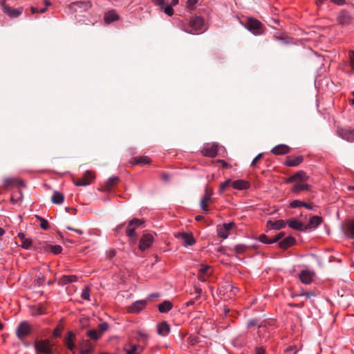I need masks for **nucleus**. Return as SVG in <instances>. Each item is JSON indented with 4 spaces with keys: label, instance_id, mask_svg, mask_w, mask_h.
<instances>
[{
    "label": "nucleus",
    "instance_id": "obj_1",
    "mask_svg": "<svg viewBox=\"0 0 354 354\" xmlns=\"http://www.w3.org/2000/svg\"><path fill=\"white\" fill-rule=\"evenodd\" d=\"M54 344L48 339L37 340L35 342L36 354H55Z\"/></svg>",
    "mask_w": 354,
    "mask_h": 354
},
{
    "label": "nucleus",
    "instance_id": "obj_2",
    "mask_svg": "<svg viewBox=\"0 0 354 354\" xmlns=\"http://www.w3.org/2000/svg\"><path fill=\"white\" fill-rule=\"evenodd\" d=\"M31 331L32 328L30 324L24 321L20 322L16 328V335L19 339L23 341L31 333Z\"/></svg>",
    "mask_w": 354,
    "mask_h": 354
},
{
    "label": "nucleus",
    "instance_id": "obj_3",
    "mask_svg": "<svg viewBox=\"0 0 354 354\" xmlns=\"http://www.w3.org/2000/svg\"><path fill=\"white\" fill-rule=\"evenodd\" d=\"M203 24L204 21L201 17H194L189 21V27L191 28V30L185 29V31L188 33L195 34L196 31L202 30Z\"/></svg>",
    "mask_w": 354,
    "mask_h": 354
},
{
    "label": "nucleus",
    "instance_id": "obj_4",
    "mask_svg": "<svg viewBox=\"0 0 354 354\" xmlns=\"http://www.w3.org/2000/svg\"><path fill=\"white\" fill-rule=\"evenodd\" d=\"M245 26L254 35H261L263 32L261 23L254 18H248Z\"/></svg>",
    "mask_w": 354,
    "mask_h": 354
},
{
    "label": "nucleus",
    "instance_id": "obj_5",
    "mask_svg": "<svg viewBox=\"0 0 354 354\" xmlns=\"http://www.w3.org/2000/svg\"><path fill=\"white\" fill-rule=\"evenodd\" d=\"M213 194L212 189L207 187L205 189V194L200 201V207L205 213L209 212L208 203L211 201V197Z\"/></svg>",
    "mask_w": 354,
    "mask_h": 354
},
{
    "label": "nucleus",
    "instance_id": "obj_6",
    "mask_svg": "<svg viewBox=\"0 0 354 354\" xmlns=\"http://www.w3.org/2000/svg\"><path fill=\"white\" fill-rule=\"evenodd\" d=\"M153 242V236L149 233H145L142 235L139 241V249L144 251L150 248Z\"/></svg>",
    "mask_w": 354,
    "mask_h": 354
},
{
    "label": "nucleus",
    "instance_id": "obj_7",
    "mask_svg": "<svg viewBox=\"0 0 354 354\" xmlns=\"http://www.w3.org/2000/svg\"><path fill=\"white\" fill-rule=\"evenodd\" d=\"M337 133L342 139L350 142H354V129L351 127L340 128L337 130Z\"/></svg>",
    "mask_w": 354,
    "mask_h": 354
},
{
    "label": "nucleus",
    "instance_id": "obj_8",
    "mask_svg": "<svg viewBox=\"0 0 354 354\" xmlns=\"http://www.w3.org/2000/svg\"><path fill=\"white\" fill-rule=\"evenodd\" d=\"M95 176L90 171H86L82 178L73 179V183L76 186H86L91 183Z\"/></svg>",
    "mask_w": 354,
    "mask_h": 354
},
{
    "label": "nucleus",
    "instance_id": "obj_9",
    "mask_svg": "<svg viewBox=\"0 0 354 354\" xmlns=\"http://www.w3.org/2000/svg\"><path fill=\"white\" fill-rule=\"evenodd\" d=\"M308 176L304 171H299L294 175L287 178L285 182L287 183L307 181Z\"/></svg>",
    "mask_w": 354,
    "mask_h": 354
},
{
    "label": "nucleus",
    "instance_id": "obj_10",
    "mask_svg": "<svg viewBox=\"0 0 354 354\" xmlns=\"http://www.w3.org/2000/svg\"><path fill=\"white\" fill-rule=\"evenodd\" d=\"M353 19L351 15L346 10H341L337 17V22L341 25H348Z\"/></svg>",
    "mask_w": 354,
    "mask_h": 354
},
{
    "label": "nucleus",
    "instance_id": "obj_11",
    "mask_svg": "<svg viewBox=\"0 0 354 354\" xmlns=\"http://www.w3.org/2000/svg\"><path fill=\"white\" fill-rule=\"evenodd\" d=\"M176 236L182 241L184 246H191L196 243L192 233L181 232L178 233Z\"/></svg>",
    "mask_w": 354,
    "mask_h": 354
},
{
    "label": "nucleus",
    "instance_id": "obj_12",
    "mask_svg": "<svg viewBox=\"0 0 354 354\" xmlns=\"http://www.w3.org/2000/svg\"><path fill=\"white\" fill-rule=\"evenodd\" d=\"M146 300L136 301L129 306L128 312L131 313H138L146 306Z\"/></svg>",
    "mask_w": 354,
    "mask_h": 354
},
{
    "label": "nucleus",
    "instance_id": "obj_13",
    "mask_svg": "<svg viewBox=\"0 0 354 354\" xmlns=\"http://www.w3.org/2000/svg\"><path fill=\"white\" fill-rule=\"evenodd\" d=\"M202 153L203 156L207 157H216L218 153V145L212 144L211 145L205 146L202 151Z\"/></svg>",
    "mask_w": 354,
    "mask_h": 354
},
{
    "label": "nucleus",
    "instance_id": "obj_14",
    "mask_svg": "<svg viewBox=\"0 0 354 354\" xmlns=\"http://www.w3.org/2000/svg\"><path fill=\"white\" fill-rule=\"evenodd\" d=\"M3 12L11 18H15L21 15L23 12V8H13L8 6H3Z\"/></svg>",
    "mask_w": 354,
    "mask_h": 354
},
{
    "label": "nucleus",
    "instance_id": "obj_15",
    "mask_svg": "<svg viewBox=\"0 0 354 354\" xmlns=\"http://www.w3.org/2000/svg\"><path fill=\"white\" fill-rule=\"evenodd\" d=\"M304 160L302 156H289L286 158L285 165L288 167H297L300 165Z\"/></svg>",
    "mask_w": 354,
    "mask_h": 354
},
{
    "label": "nucleus",
    "instance_id": "obj_16",
    "mask_svg": "<svg viewBox=\"0 0 354 354\" xmlns=\"http://www.w3.org/2000/svg\"><path fill=\"white\" fill-rule=\"evenodd\" d=\"M306 182V181L295 183V185L291 189V192L294 194H298L301 191L310 190L311 186Z\"/></svg>",
    "mask_w": 354,
    "mask_h": 354
},
{
    "label": "nucleus",
    "instance_id": "obj_17",
    "mask_svg": "<svg viewBox=\"0 0 354 354\" xmlns=\"http://www.w3.org/2000/svg\"><path fill=\"white\" fill-rule=\"evenodd\" d=\"M290 150V148L288 145L280 144L272 148L271 152L276 156H280L288 153Z\"/></svg>",
    "mask_w": 354,
    "mask_h": 354
},
{
    "label": "nucleus",
    "instance_id": "obj_18",
    "mask_svg": "<svg viewBox=\"0 0 354 354\" xmlns=\"http://www.w3.org/2000/svg\"><path fill=\"white\" fill-rule=\"evenodd\" d=\"M136 229L133 225H131V222L129 221L126 230V234L132 243H136L138 239Z\"/></svg>",
    "mask_w": 354,
    "mask_h": 354
},
{
    "label": "nucleus",
    "instance_id": "obj_19",
    "mask_svg": "<svg viewBox=\"0 0 354 354\" xmlns=\"http://www.w3.org/2000/svg\"><path fill=\"white\" fill-rule=\"evenodd\" d=\"M151 162V159L147 156H140L132 158L129 163L132 165H141L145 164H149Z\"/></svg>",
    "mask_w": 354,
    "mask_h": 354
},
{
    "label": "nucleus",
    "instance_id": "obj_20",
    "mask_svg": "<svg viewBox=\"0 0 354 354\" xmlns=\"http://www.w3.org/2000/svg\"><path fill=\"white\" fill-rule=\"evenodd\" d=\"M169 331L170 327L167 322H162L158 324L157 332L158 335L165 337L169 334Z\"/></svg>",
    "mask_w": 354,
    "mask_h": 354
},
{
    "label": "nucleus",
    "instance_id": "obj_21",
    "mask_svg": "<svg viewBox=\"0 0 354 354\" xmlns=\"http://www.w3.org/2000/svg\"><path fill=\"white\" fill-rule=\"evenodd\" d=\"M90 7L88 2L86 1H75L70 4V8L75 12L77 11V8L82 9L84 10H87Z\"/></svg>",
    "mask_w": 354,
    "mask_h": 354
},
{
    "label": "nucleus",
    "instance_id": "obj_22",
    "mask_svg": "<svg viewBox=\"0 0 354 354\" xmlns=\"http://www.w3.org/2000/svg\"><path fill=\"white\" fill-rule=\"evenodd\" d=\"M233 188L239 190L248 189L250 185V183L244 180H237L232 183Z\"/></svg>",
    "mask_w": 354,
    "mask_h": 354
},
{
    "label": "nucleus",
    "instance_id": "obj_23",
    "mask_svg": "<svg viewBox=\"0 0 354 354\" xmlns=\"http://www.w3.org/2000/svg\"><path fill=\"white\" fill-rule=\"evenodd\" d=\"M18 237L20 239L21 241L22 242L21 247L25 250H28L32 247H34V243L32 241L29 239H26L25 236V234L22 232H19L18 234Z\"/></svg>",
    "mask_w": 354,
    "mask_h": 354
},
{
    "label": "nucleus",
    "instance_id": "obj_24",
    "mask_svg": "<svg viewBox=\"0 0 354 354\" xmlns=\"http://www.w3.org/2000/svg\"><path fill=\"white\" fill-rule=\"evenodd\" d=\"M299 279L303 283L309 284L313 279V273L309 270H302L299 274Z\"/></svg>",
    "mask_w": 354,
    "mask_h": 354
},
{
    "label": "nucleus",
    "instance_id": "obj_25",
    "mask_svg": "<svg viewBox=\"0 0 354 354\" xmlns=\"http://www.w3.org/2000/svg\"><path fill=\"white\" fill-rule=\"evenodd\" d=\"M75 337V334L72 331H69L68 333V335L64 338L65 345L71 351H73L75 348V344L73 343Z\"/></svg>",
    "mask_w": 354,
    "mask_h": 354
},
{
    "label": "nucleus",
    "instance_id": "obj_26",
    "mask_svg": "<svg viewBox=\"0 0 354 354\" xmlns=\"http://www.w3.org/2000/svg\"><path fill=\"white\" fill-rule=\"evenodd\" d=\"M322 218L318 216H313L310 218L308 225H305L306 230L310 228H316L321 224Z\"/></svg>",
    "mask_w": 354,
    "mask_h": 354
},
{
    "label": "nucleus",
    "instance_id": "obj_27",
    "mask_svg": "<svg viewBox=\"0 0 354 354\" xmlns=\"http://www.w3.org/2000/svg\"><path fill=\"white\" fill-rule=\"evenodd\" d=\"M78 279L76 275H63L58 281L59 285L64 286L68 283L75 282Z\"/></svg>",
    "mask_w": 354,
    "mask_h": 354
},
{
    "label": "nucleus",
    "instance_id": "obj_28",
    "mask_svg": "<svg viewBox=\"0 0 354 354\" xmlns=\"http://www.w3.org/2000/svg\"><path fill=\"white\" fill-rule=\"evenodd\" d=\"M288 226L294 230L299 231H306L305 225L296 219L289 220L288 221Z\"/></svg>",
    "mask_w": 354,
    "mask_h": 354
},
{
    "label": "nucleus",
    "instance_id": "obj_29",
    "mask_svg": "<svg viewBox=\"0 0 354 354\" xmlns=\"http://www.w3.org/2000/svg\"><path fill=\"white\" fill-rule=\"evenodd\" d=\"M295 239L291 236L285 238L283 240L279 242V247L282 249H287L291 245H294Z\"/></svg>",
    "mask_w": 354,
    "mask_h": 354
},
{
    "label": "nucleus",
    "instance_id": "obj_30",
    "mask_svg": "<svg viewBox=\"0 0 354 354\" xmlns=\"http://www.w3.org/2000/svg\"><path fill=\"white\" fill-rule=\"evenodd\" d=\"M267 225L272 229L280 230L286 226V223L283 220H278L276 221H268Z\"/></svg>",
    "mask_w": 354,
    "mask_h": 354
},
{
    "label": "nucleus",
    "instance_id": "obj_31",
    "mask_svg": "<svg viewBox=\"0 0 354 354\" xmlns=\"http://www.w3.org/2000/svg\"><path fill=\"white\" fill-rule=\"evenodd\" d=\"M173 304L169 301H164L158 306V310L162 313H166L171 310Z\"/></svg>",
    "mask_w": 354,
    "mask_h": 354
},
{
    "label": "nucleus",
    "instance_id": "obj_32",
    "mask_svg": "<svg viewBox=\"0 0 354 354\" xmlns=\"http://www.w3.org/2000/svg\"><path fill=\"white\" fill-rule=\"evenodd\" d=\"M12 185H19L21 186H24L23 180L20 179L7 178L4 180L3 186L5 188H8L9 186Z\"/></svg>",
    "mask_w": 354,
    "mask_h": 354
},
{
    "label": "nucleus",
    "instance_id": "obj_33",
    "mask_svg": "<svg viewBox=\"0 0 354 354\" xmlns=\"http://www.w3.org/2000/svg\"><path fill=\"white\" fill-rule=\"evenodd\" d=\"M119 18L118 14L114 10H110L104 15V21L106 24H110L118 20Z\"/></svg>",
    "mask_w": 354,
    "mask_h": 354
},
{
    "label": "nucleus",
    "instance_id": "obj_34",
    "mask_svg": "<svg viewBox=\"0 0 354 354\" xmlns=\"http://www.w3.org/2000/svg\"><path fill=\"white\" fill-rule=\"evenodd\" d=\"M51 245L48 244L46 242H39L37 243H35L34 248L35 250L39 252H48L50 250Z\"/></svg>",
    "mask_w": 354,
    "mask_h": 354
},
{
    "label": "nucleus",
    "instance_id": "obj_35",
    "mask_svg": "<svg viewBox=\"0 0 354 354\" xmlns=\"http://www.w3.org/2000/svg\"><path fill=\"white\" fill-rule=\"evenodd\" d=\"M64 195L57 191H55L51 197L52 203L57 204V205L62 204L64 201Z\"/></svg>",
    "mask_w": 354,
    "mask_h": 354
},
{
    "label": "nucleus",
    "instance_id": "obj_36",
    "mask_svg": "<svg viewBox=\"0 0 354 354\" xmlns=\"http://www.w3.org/2000/svg\"><path fill=\"white\" fill-rule=\"evenodd\" d=\"M118 180L119 179L116 176L109 178L104 184V189L110 191L114 185H117Z\"/></svg>",
    "mask_w": 354,
    "mask_h": 354
},
{
    "label": "nucleus",
    "instance_id": "obj_37",
    "mask_svg": "<svg viewBox=\"0 0 354 354\" xmlns=\"http://www.w3.org/2000/svg\"><path fill=\"white\" fill-rule=\"evenodd\" d=\"M143 351V348L136 344L131 345L129 349H126L127 354H140Z\"/></svg>",
    "mask_w": 354,
    "mask_h": 354
},
{
    "label": "nucleus",
    "instance_id": "obj_38",
    "mask_svg": "<svg viewBox=\"0 0 354 354\" xmlns=\"http://www.w3.org/2000/svg\"><path fill=\"white\" fill-rule=\"evenodd\" d=\"M346 234L351 238L354 239V220H351L346 225Z\"/></svg>",
    "mask_w": 354,
    "mask_h": 354
},
{
    "label": "nucleus",
    "instance_id": "obj_39",
    "mask_svg": "<svg viewBox=\"0 0 354 354\" xmlns=\"http://www.w3.org/2000/svg\"><path fill=\"white\" fill-rule=\"evenodd\" d=\"M229 231L226 230V227L224 226L218 225L217 226V234L219 237L223 239H227L228 237Z\"/></svg>",
    "mask_w": 354,
    "mask_h": 354
},
{
    "label": "nucleus",
    "instance_id": "obj_40",
    "mask_svg": "<svg viewBox=\"0 0 354 354\" xmlns=\"http://www.w3.org/2000/svg\"><path fill=\"white\" fill-rule=\"evenodd\" d=\"M87 335H88V337H89L91 339H92L93 340L98 339L100 338V337L101 336L99 331H97L95 329H93V330H90L87 331Z\"/></svg>",
    "mask_w": 354,
    "mask_h": 354
},
{
    "label": "nucleus",
    "instance_id": "obj_41",
    "mask_svg": "<svg viewBox=\"0 0 354 354\" xmlns=\"http://www.w3.org/2000/svg\"><path fill=\"white\" fill-rule=\"evenodd\" d=\"M36 218L40 221V227L43 230H47L49 228V223L47 220L39 216H36Z\"/></svg>",
    "mask_w": 354,
    "mask_h": 354
},
{
    "label": "nucleus",
    "instance_id": "obj_42",
    "mask_svg": "<svg viewBox=\"0 0 354 354\" xmlns=\"http://www.w3.org/2000/svg\"><path fill=\"white\" fill-rule=\"evenodd\" d=\"M232 182L231 181L230 179H228V180H225V182L222 183L219 187V190H218L219 193L222 194L227 187H229L230 185H232Z\"/></svg>",
    "mask_w": 354,
    "mask_h": 354
},
{
    "label": "nucleus",
    "instance_id": "obj_43",
    "mask_svg": "<svg viewBox=\"0 0 354 354\" xmlns=\"http://www.w3.org/2000/svg\"><path fill=\"white\" fill-rule=\"evenodd\" d=\"M247 247L245 245L239 244L234 246V251L236 254H243L247 250Z\"/></svg>",
    "mask_w": 354,
    "mask_h": 354
},
{
    "label": "nucleus",
    "instance_id": "obj_44",
    "mask_svg": "<svg viewBox=\"0 0 354 354\" xmlns=\"http://www.w3.org/2000/svg\"><path fill=\"white\" fill-rule=\"evenodd\" d=\"M131 222V225H133L136 228L140 227L141 225H142L145 221L144 220H142V219H139V218H133L132 220L130 221Z\"/></svg>",
    "mask_w": 354,
    "mask_h": 354
},
{
    "label": "nucleus",
    "instance_id": "obj_45",
    "mask_svg": "<svg viewBox=\"0 0 354 354\" xmlns=\"http://www.w3.org/2000/svg\"><path fill=\"white\" fill-rule=\"evenodd\" d=\"M90 289L88 287H85L82 292L81 297L86 300H89L90 298Z\"/></svg>",
    "mask_w": 354,
    "mask_h": 354
},
{
    "label": "nucleus",
    "instance_id": "obj_46",
    "mask_svg": "<svg viewBox=\"0 0 354 354\" xmlns=\"http://www.w3.org/2000/svg\"><path fill=\"white\" fill-rule=\"evenodd\" d=\"M62 248L59 245H51L50 246V252L55 254H58L62 252Z\"/></svg>",
    "mask_w": 354,
    "mask_h": 354
},
{
    "label": "nucleus",
    "instance_id": "obj_47",
    "mask_svg": "<svg viewBox=\"0 0 354 354\" xmlns=\"http://www.w3.org/2000/svg\"><path fill=\"white\" fill-rule=\"evenodd\" d=\"M259 241L266 244L273 243V242H271V239H270L266 234L259 235Z\"/></svg>",
    "mask_w": 354,
    "mask_h": 354
},
{
    "label": "nucleus",
    "instance_id": "obj_48",
    "mask_svg": "<svg viewBox=\"0 0 354 354\" xmlns=\"http://www.w3.org/2000/svg\"><path fill=\"white\" fill-rule=\"evenodd\" d=\"M210 267L209 266H203L202 267L200 270H199V272L201 274H204V275H207V276H209L211 274V272H210Z\"/></svg>",
    "mask_w": 354,
    "mask_h": 354
},
{
    "label": "nucleus",
    "instance_id": "obj_49",
    "mask_svg": "<svg viewBox=\"0 0 354 354\" xmlns=\"http://www.w3.org/2000/svg\"><path fill=\"white\" fill-rule=\"evenodd\" d=\"M109 328V324L106 322H103L99 325V333L102 335Z\"/></svg>",
    "mask_w": 354,
    "mask_h": 354
},
{
    "label": "nucleus",
    "instance_id": "obj_50",
    "mask_svg": "<svg viewBox=\"0 0 354 354\" xmlns=\"http://www.w3.org/2000/svg\"><path fill=\"white\" fill-rule=\"evenodd\" d=\"M303 201H301L299 200H295L292 201L290 205L292 208H297L299 207H302Z\"/></svg>",
    "mask_w": 354,
    "mask_h": 354
},
{
    "label": "nucleus",
    "instance_id": "obj_51",
    "mask_svg": "<svg viewBox=\"0 0 354 354\" xmlns=\"http://www.w3.org/2000/svg\"><path fill=\"white\" fill-rule=\"evenodd\" d=\"M348 58L350 62V65L352 68L354 70V51L349 50L348 51Z\"/></svg>",
    "mask_w": 354,
    "mask_h": 354
},
{
    "label": "nucleus",
    "instance_id": "obj_52",
    "mask_svg": "<svg viewBox=\"0 0 354 354\" xmlns=\"http://www.w3.org/2000/svg\"><path fill=\"white\" fill-rule=\"evenodd\" d=\"M165 14H167L169 16H171L173 15V8L171 6L167 5L165 6V7L162 9Z\"/></svg>",
    "mask_w": 354,
    "mask_h": 354
},
{
    "label": "nucleus",
    "instance_id": "obj_53",
    "mask_svg": "<svg viewBox=\"0 0 354 354\" xmlns=\"http://www.w3.org/2000/svg\"><path fill=\"white\" fill-rule=\"evenodd\" d=\"M298 349H297L295 346H290L287 348L286 353L288 354H297Z\"/></svg>",
    "mask_w": 354,
    "mask_h": 354
},
{
    "label": "nucleus",
    "instance_id": "obj_54",
    "mask_svg": "<svg viewBox=\"0 0 354 354\" xmlns=\"http://www.w3.org/2000/svg\"><path fill=\"white\" fill-rule=\"evenodd\" d=\"M46 10H47L46 8H41V9H38V8H35V7H31L30 8V10H31L32 13H33V14H35V13H44L46 11Z\"/></svg>",
    "mask_w": 354,
    "mask_h": 354
},
{
    "label": "nucleus",
    "instance_id": "obj_55",
    "mask_svg": "<svg viewBox=\"0 0 354 354\" xmlns=\"http://www.w3.org/2000/svg\"><path fill=\"white\" fill-rule=\"evenodd\" d=\"M284 235H285L284 232L279 233L272 239H271V242L276 243V242L279 241Z\"/></svg>",
    "mask_w": 354,
    "mask_h": 354
},
{
    "label": "nucleus",
    "instance_id": "obj_56",
    "mask_svg": "<svg viewBox=\"0 0 354 354\" xmlns=\"http://www.w3.org/2000/svg\"><path fill=\"white\" fill-rule=\"evenodd\" d=\"M153 1L156 5L158 6L160 8V9H163V8L165 7V0H153Z\"/></svg>",
    "mask_w": 354,
    "mask_h": 354
},
{
    "label": "nucleus",
    "instance_id": "obj_57",
    "mask_svg": "<svg viewBox=\"0 0 354 354\" xmlns=\"http://www.w3.org/2000/svg\"><path fill=\"white\" fill-rule=\"evenodd\" d=\"M263 156V153H259L254 158V160H252V163H251V166L252 167H255L257 161L261 159Z\"/></svg>",
    "mask_w": 354,
    "mask_h": 354
},
{
    "label": "nucleus",
    "instance_id": "obj_58",
    "mask_svg": "<svg viewBox=\"0 0 354 354\" xmlns=\"http://www.w3.org/2000/svg\"><path fill=\"white\" fill-rule=\"evenodd\" d=\"M198 2V0H188L187 3V7H189V8H192Z\"/></svg>",
    "mask_w": 354,
    "mask_h": 354
},
{
    "label": "nucleus",
    "instance_id": "obj_59",
    "mask_svg": "<svg viewBox=\"0 0 354 354\" xmlns=\"http://www.w3.org/2000/svg\"><path fill=\"white\" fill-rule=\"evenodd\" d=\"M234 225H235L234 223L231 222L229 223H225L223 225V226L225 227L226 230L230 231V230H232L234 227Z\"/></svg>",
    "mask_w": 354,
    "mask_h": 354
},
{
    "label": "nucleus",
    "instance_id": "obj_60",
    "mask_svg": "<svg viewBox=\"0 0 354 354\" xmlns=\"http://www.w3.org/2000/svg\"><path fill=\"white\" fill-rule=\"evenodd\" d=\"M93 351V348L92 347H88V348H82L81 350V353L82 354H90Z\"/></svg>",
    "mask_w": 354,
    "mask_h": 354
},
{
    "label": "nucleus",
    "instance_id": "obj_61",
    "mask_svg": "<svg viewBox=\"0 0 354 354\" xmlns=\"http://www.w3.org/2000/svg\"><path fill=\"white\" fill-rule=\"evenodd\" d=\"M255 354H265V349L263 347H257Z\"/></svg>",
    "mask_w": 354,
    "mask_h": 354
},
{
    "label": "nucleus",
    "instance_id": "obj_62",
    "mask_svg": "<svg viewBox=\"0 0 354 354\" xmlns=\"http://www.w3.org/2000/svg\"><path fill=\"white\" fill-rule=\"evenodd\" d=\"M66 228L69 230L75 231L77 233H78L79 234H82L84 233L82 230H78V229H75L71 226H67Z\"/></svg>",
    "mask_w": 354,
    "mask_h": 354
},
{
    "label": "nucleus",
    "instance_id": "obj_63",
    "mask_svg": "<svg viewBox=\"0 0 354 354\" xmlns=\"http://www.w3.org/2000/svg\"><path fill=\"white\" fill-rule=\"evenodd\" d=\"M61 329L55 328L53 331V336L55 337H58L61 335Z\"/></svg>",
    "mask_w": 354,
    "mask_h": 354
},
{
    "label": "nucleus",
    "instance_id": "obj_64",
    "mask_svg": "<svg viewBox=\"0 0 354 354\" xmlns=\"http://www.w3.org/2000/svg\"><path fill=\"white\" fill-rule=\"evenodd\" d=\"M257 321L256 319H251L248 322V327L250 328L253 326L257 325Z\"/></svg>",
    "mask_w": 354,
    "mask_h": 354
}]
</instances>
